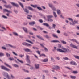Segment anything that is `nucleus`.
Instances as JSON below:
<instances>
[{
	"mask_svg": "<svg viewBox=\"0 0 79 79\" xmlns=\"http://www.w3.org/2000/svg\"><path fill=\"white\" fill-rule=\"evenodd\" d=\"M63 49L64 50L60 49L58 48L57 49V51L60 52V53H66V52L68 53L71 52V50L67 48H63Z\"/></svg>",
	"mask_w": 79,
	"mask_h": 79,
	"instance_id": "obj_1",
	"label": "nucleus"
},
{
	"mask_svg": "<svg viewBox=\"0 0 79 79\" xmlns=\"http://www.w3.org/2000/svg\"><path fill=\"white\" fill-rule=\"evenodd\" d=\"M18 3H19V5H20L22 8H23V10L24 11V12L27 13V15L28 14H29V10L26 8H25V9L24 8V5L23 4V3H21V2L19 1L18 2Z\"/></svg>",
	"mask_w": 79,
	"mask_h": 79,
	"instance_id": "obj_2",
	"label": "nucleus"
},
{
	"mask_svg": "<svg viewBox=\"0 0 79 79\" xmlns=\"http://www.w3.org/2000/svg\"><path fill=\"white\" fill-rule=\"evenodd\" d=\"M1 68L2 69H3L5 71H8V72L10 71V69H9L5 67V66L3 65H2L1 67Z\"/></svg>",
	"mask_w": 79,
	"mask_h": 79,
	"instance_id": "obj_3",
	"label": "nucleus"
},
{
	"mask_svg": "<svg viewBox=\"0 0 79 79\" xmlns=\"http://www.w3.org/2000/svg\"><path fill=\"white\" fill-rule=\"evenodd\" d=\"M22 44L23 45H25V46H27V47H31L32 46V45L29 44L26 42L22 43Z\"/></svg>",
	"mask_w": 79,
	"mask_h": 79,
	"instance_id": "obj_4",
	"label": "nucleus"
},
{
	"mask_svg": "<svg viewBox=\"0 0 79 79\" xmlns=\"http://www.w3.org/2000/svg\"><path fill=\"white\" fill-rule=\"evenodd\" d=\"M11 3L12 5L13 6H15V7H17V8L19 7V5L17 3L13 2H11Z\"/></svg>",
	"mask_w": 79,
	"mask_h": 79,
	"instance_id": "obj_5",
	"label": "nucleus"
},
{
	"mask_svg": "<svg viewBox=\"0 0 79 79\" xmlns=\"http://www.w3.org/2000/svg\"><path fill=\"white\" fill-rule=\"evenodd\" d=\"M25 52H30V53H32V51L31 50H30L29 48H26V49H24Z\"/></svg>",
	"mask_w": 79,
	"mask_h": 79,
	"instance_id": "obj_6",
	"label": "nucleus"
},
{
	"mask_svg": "<svg viewBox=\"0 0 79 79\" xmlns=\"http://www.w3.org/2000/svg\"><path fill=\"white\" fill-rule=\"evenodd\" d=\"M72 23L71 22L70 23V25H74V24H75L76 23H77L78 22L77 21H76V20H74V21L72 20Z\"/></svg>",
	"mask_w": 79,
	"mask_h": 79,
	"instance_id": "obj_7",
	"label": "nucleus"
},
{
	"mask_svg": "<svg viewBox=\"0 0 79 79\" xmlns=\"http://www.w3.org/2000/svg\"><path fill=\"white\" fill-rule=\"evenodd\" d=\"M70 46L72 48H74L76 49H77V46H76L75 45L73 44H70Z\"/></svg>",
	"mask_w": 79,
	"mask_h": 79,
	"instance_id": "obj_8",
	"label": "nucleus"
},
{
	"mask_svg": "<svg viewBox=\"0 0 79 79\" xmlns=\"http://www.w3.org/2000/svg\"><path fill=\"white\" fill-rule=\"evenodd\" d=\"M29 25H30V26H34V24H35V22L34 21L31 22H29Z\"/></svg>",
	"mask_w": 79,
	"mask_h": 79,
	"instance_id": "obj_9",
	"label": "nucleus"
},
{
	"mask_svg": "<svg viewBox=\"0 0 79 79\" xmlns=\"http://www.w3.org/2000/svg\"><path fill=\"white\" fill-rule=\"evenodd\" d=\"M4 6L7 8H10V9H11V8H12V6H11L10 5H4Z\"/></svg>",
	"mask_w": 79,
	"mask_h": 79,
	"instance_id": "obj_10",
	"label": "nucleus"
},
{
	"mask_svg": "<svg viewBox=\"0 0 79 79\" xmlns=\"http://www.w3.org/2000/svg\"><path fill=\"white\" fill-rule=\"evenodd\" d=\"M4 76L8 79H11L10 78V76H9V75H8V73H6V75H5Z\"/></svg>",
	"mask_w": 79,
	"mask_h": 79,
	"instance_id": "obj_11",
	"label": "nucleus"
},
{
	"mask_svg": "<svg viewBox=\"0 0 79 79\" xmlns=\"http://www.w3.org/2000/svg\"><path fill=\"white\" fill-rule=\"evenodd\" d=\"M44 36V37H45V38H46L48 40H50V39H51V37L48 35H45Z\"/></svg>",
	"mask_w": 79,
	"mask_h": 79,
	"instance_id": "obj_12",
	"label": "nucleus"
},
{
	"mask_svg": "<svg viewBox=\"0 0 79 79\" xmlns=\"http://www.w3.org/2000/svg\"><path fill=\"white\" fill-rule=\"evenodd\" d=\"M47 20L49 19H51L52 18H53V16L52 15H49L47 16Z\"/></svg>",
	"mask_w": 79,
	"mask_h": 79,
	"instance_id": "obj_13",
	"label": "nucleus"
},
{
	"mask_svg": "<svg viewBox=\"0 0 79 79\" xmlns=\"http://www.w3.org/2000/svg\"><path fill=\"white\" fill-rule=\"evenodd\" d=\"M22 28L23 30H24V32H25L26 33H27V32H28L27 28L25 27H23Z\"/></svg>",
	"mask_w": 79,
	"mask_h": 79,
	"instance_id": "obj_14",
	"label": "nucleus"
},
{
	"mask_svg": "<svg viewBox=\"0 0 79 79\" xmlns=\"http://www.w3.org/2000/svg\"><path fill=\"white\" fill-rule=\"evenodd\" d=\"M70 64H72V65H74L75 66L77 65V64H76V63H75V62L73 61H71L70 62Z\"/></svg>",
	"mask_w": 79,
	"mask_h": 79,
	"instance_id": "obj_15",
	"label": "nucleus"
},
{
	"mask_svg": "<svg viewBox=\"0 0 79 79\" xmlns=\"http://www.w3.org/2000/svg\"><path fill=\"white\" fill-rule=\"evenodd\" d=\"M32 15H27V19L31 20V18H32Z\"/></svg>",
	"mask_w": 79,
	"mask_h": 79,
	"instance_id": "obj_16",
	"label": "nucleus"
},
{
	"mask_svg": "<svg viewBox=\"0 0 79 79\" xmlns=\"http://www.w3.org/2000/svg\"><path fill=\"white\" fill-rule=\"evenodd\" d=\"M51 42H53V43H57L58 42H60V41L58 40H53L51 41Z\"/></svg>",
	"mask_w": 79,
	"mask_h": 79,
	"instance_id": "obj_17",
	"label": "nucleus"
},
{
	"mask_svg": "<svg viewBox=\"0 0 79 79\" xmlns=\"http://www.w3.org/2000/svg\"><path fill=\"white\" fill-rule=\"evenodd\" d=\"M35 66L36 69H39V64H35Z\"/></svg>",
	"mask_w": 79,
	"mask_h": 79,
	"instance_id": "obj_18",
	"label": "nucleus"
},
{
	"mask_svg": "<svg viewBox=\"0 0 79 79\" xmlns=\"http://www.w3.org/2000/svg\"><path fill=\"white\" fill-rule=\"evenodd\" d=\"M70 78L72 79H74L76 78V76H73L72 75H70Z\"/></svg>",
	"mask_w": 79,
	"mask_h": 79,
	"instance_id": "obj_19",
	"label": "nucleus"
},
{
	"mask_svg": "<svg viewBox=\"0 0 79 79\" xmlns=\"http://www.w3.org/2000/svg\"><path fill=\"white\" fill-rule=\"evenodd\" d=\"M43 25L44 26H46V27H48L49 26V24H48L47 23H44L43 24Z\"/></svg>",
	"mask_w": 79,
	"mask_h": 79,
	"instance_id": "obj_20",
	"label": "nucleus"
},
{
	"mask_svg": "<svg viewBox=\"0 0 79 79\" xmlns=\"http://www.w3.org/2000/svg\"><path fill=\"white\" fill-rule=\"evenodd\" d=\"M9 46H10V47H11V48H16V46H14L11 44H8Z\"/></svg>",
	"mask_w": 79,
	"mask_h": 79,
	"instance_id": "obj_21",
	"label": "nucleus"
},
{
	"mask_svg": "<svg viewBox=\"0 0 79 79\" xmlns=\"http://www.w3.org/2000/svg\"><path fill=\"white\" fill-rule=\"evenodd\" d=\"M3 12H8V13H10V11L8 10L7 9H3Z\"/></svg>",
	"mask_w": 79,
	"mask_h": 79,
	"instance_id": "obj_22",
	"label": "nucleus"
},
{
	"mask_svg": "<svg viewBox=\"0 0 79 79\" xmlns=\"http://www.w3.org/2000/svg\"><path fill=\"white\" fill-rule=\"evenodd\" d=\"M57 12L58 15H60L61 14V11L60 10L57 9Z\"/></svg>",
	"mask_w": 79,
	"mask_h": 79,
	"instance_id": "obj_23",
	"label": "nucleus"
},
{
	"mask_svg": "<svg viewBox=\"0 0 79 79\" xmlns=\"http://www.w3.org/2000/svg\"><path fill=\"white\" fill-rule=\"evenodd\" d=\"M30 5L31 6H32V7H33V8H35L37 7V5H33L32 4H31Z\"/></svg>",
	"mask_w": 79,
	"mask_h": 79,
	"instance_id": "obj_24",
	"label": "nucleus"
},
{
	"mask_svg": "<svg viewBox=\"0 0 79 79\" xmlns=\"http://www.w3.org/2000/svg\"><path fill=\"white\" fill-rule=\"evenodd\" d=\"M71 40L73 42H75L77 44H79V43L76 40Z\"/></svg>",
	"mask_w": 79,
	"mask_h": 79,
	"instance_id": "obj_25",
	"label": "nucleus"
},
{
	"mask_svg": "<svg viewBox=\"0 0 79 79\" xmlns=\"http://www.w3.org/2000/svg\"><path fill=\"white\" fill-rule=\"evenodd\" d=\"M4 64L6 66H7V67H9V68H11V67L8 64H6V63H4Z\"/></svg>",
	"mask_w": 79,
	"mask_h": 79,
	"instance_id": "obj_26",
	"label": "nucleus"
},
{
	"mask_svg": "<svg viewBox=\"0 0 79 79\" xmlns=\"http://www.w3.org/2000/svg\"><path fill=\"white\" fill-rule=\"evenodd\" d=\"M53 15L54 17L55 18H57V15H56V14L55 12H53Z\"/></svg>",
	"mask_w": 79,
	"mask_h": 79,
	"instance_id": "obj_27",
	"label": "nucleus"
},
{
	"mask_svg": "<svg viewBox=\"0 0 79 79\" xmlns=\"http://www.w3.org/2000/svg\"><path fill=\"white\" fill-rule=\"evenodd\" d=\"M51 8L52 10L53 11V12H55V11H56V8L54 6L53 7H52Z\"/></svg>",
	"mask_w": 79,
	"mask_h": 79,
	"instance_id": "obj_28",
	"label": "nucleus"
},
{
	"mask_svg": "<svg viewBox=\"0 0 79 79\" xmlns=\"http://www.w3.org/2000/svg\"><path fill=\"white\" fill-rule=\"evenodd\" d=\"M49 6L52 8L54 6L53 4L51 3L48 4Z\"/></svg>",
	"mask_w": 79,
	"mask_h": 79,
	"instance_id": "obj_29",
	"label": "nucleus"
},
{
	"mask_svg": "<svg viewBox=\"0 0 79 79\" xmlns=\"http://www.w3.org/2000/svg\"><path fill=\"white\" fill-rule=\"evenodd\" d=\"M28 8L29 10H31V11H34L33 9L30 6L28 7Z\"/></svg>",
	"mask_w": 79,
	"mask_h": 79,
	"instance_id": "obj_30",
	"label": "nucleus"
},
{
	"mask_svg": "<svg viewBox=\"0 0 79 79\" xmlns=\"http://www.w3.org/2000/svg\"><path fill=\"white\" fill-rule=\"evenodd\" d=\"M26 42H29V43L32 44H34V43L33 42H32V41H31L29 40H26Z\"/></svg>",
	"mask_w": 79,
	"mask_h": 79,
	"instance_id": "obj_31",
	"label": "nucleus"
},
{
	"mask_svg": "<svg viewBox=\"0 0 79 79\" xmlns=\"http://www.w3.org/2000/svg\"><path fill=\"white\" fill-rule=\"evenodd\" d=\"M26 60H27L28 59H30V57L29 55H26Z\"/></svg>",
	"mask_w": 79,
	"mask_h": 79,
	"instance_id": "obj_32",
	"label": "nucleus"
},
{
	"mask_svg": "<svg viewBox=\"0 0 79 79\" xmlns=\"http://www.w3.org/2000/svg\"><path fill=\"white\" fill-rule=\"evenodd\" d=\"M60 67L56 66H55V68H53V69H60Z\"/></svg>",
	"mask_w": 79,
	"mask_h": 79,
	"instance_id": "obj_33",
	"label": "nucleus"
},
{
	"mask_svg": "<svg viewBox=\"0 0 79 79\" xmlns=\"http://www.w3.org/2000/svg\"><path fill=\"white\" fill-rule=\"evenodd\" d=\"M72 73L75 74H77V73H78V72L77 71H74L72 72Z\"/></svg>",
	"mask_w": 79,
	"mask_h": 79,
	"instance_id": "obj_34",
	"label": "nucleus"
},
{
	"mask_svg": "<svg viewBox=\"0 0 79 79\" xmlns=\"http://www.w3.org/2000/svg\"><path fill=\"white\" fill-rule=\"evenodd\" d=\"M6 56L7 57H10V54L8 53H6Z\"/></svg>",
	"mask_w": 79,
	"mask_h": 79,
	"instance_id": "obj_35",
	"label": "nucleus"
},
{
	"mask_svg": "<svg viewBox=\"0 0 79 79\" xmlns=\"http://www.w3.org/2000/svg\"><path fill=\"white\" fill-rule=\"evenodd\" d=\"M58 46L59 48H62L63 47V46L61 44H58Z\"/></svg>",
	"mask_w": 79,
	"mask_h": 79,
	"instance_id": "obj_36",
	"label": "nucleus"
},
{
	"mask_svg": "<svg viewBox=\"0 0 79 79\" xmlns=\"http://www.w3.org/2000/svg\"><path fill=\"white\" fill-rule=\"evenodd\" d=\"M48 61V59L46 58L44 59L43 62H47Z\"/></svg>",
	"mask_w": 79,
	"mask_h": 79,
	"instance_id": "obj_37",
	"label": "nucleus"
},
{
	"mask_svg": "<svg viewBox=\"0 0 79 79\" xmlns=\"http://www.w3.org/2000/svg\"><path fill=\"white\" fill-rule=\"evenodd\" d=\"M13 34L14 35H16V36H18V33L16 32H14Z\"/></svg>",
	"mask_w": 79,
	"mask_h": 79,
	"instance_id": "obj_38",
	"label": "nucleus"
},
{
	"mask_svg": "<svg viewBox=\"0 0 79 79\" xmlns=\"http://www.w3.org/2000/svg\"><path fill=\"white\" fill-rule=\"evenodd\" d=\"M61 43L63 44H66V41H65L64 40L61 41Z\"/></svg>",
	"mask_w": 79,
	"mask_h": 79,
	"instance_id": "obj_39",
	"label": "nucleus"
},
{
	"mask_svg": "<svg viewBox=\"0 0 79 79\" xmlns=\"http://www.w3.org/2000/svg\"><path fill=\"white\" fill-rule=\"evenodd\" d=\"M17 60H18V61H19V62H20V63H23L24 62H23V61L22 60H19V59H17Z\"/></svg>",
	"mask_w": 79,
	"mask_h": 79,
	"instance_id": "obj_40",
	"label": "nucleus"
},
{
	"mask_svg": "<svg viewBox=\"0 0 79 79\" xmlns=\"http://www.w3.org/2000/svg\"><path fill=\"white\" fill-rule=\"evenodd\" d=\"M9 59L10 61H13L14 60V58L13 57H10Z\"/></svg>",
	"mask_w": 79,
	"mask_h": 79,
	"instance_id": "obj_41",
	"label": "nucleus"
},
{
	"mask_svg": "<svg viewBox=\"0 0 79 79\" xmlns=\"http://www.w3.org/2000/svg\"><path fill=\"white\" fill-rule=\"evenodd\" d=\"M13 65L14 66V67H15L16 68H18V67H19L18 65L16 64H13Z\"/></svg>",
	"mask_w": 79,
	"mask_h": 79,
	"instance_id": "obj_42",
	"label": "nucleus"
},
{
	"mask_svg": "<svg viewBox=\"0 0 79 79\" xmlns=\"http://www.w3.org/2000/svg\"><path fill=\"white\" fill-rule=\"evenodd\" d=\"M37 9H38V10H41V11H42V9L40 7H37Z\"/></svg>",
	"mask_w": 79,
	"mask_h": 79,
	"instance_id": "obj_43",
	"label": "nucleus"
},
{
	"mask_svg": "<svg viewBox=\"0 0 79 79\" xmlns=\"http://www.w3.org/2000/svg\"><path fill=\"white\" fill-rule=\"evenodd\" d=\"M74 57H75V58H76V59H78L79 60V56H78L75 55L74 56Z\"/></svg>",
	"mask_w": 79,
	"mask_h": 79,
	"instance_id": "obj_44",
	"label": "nucleus"
},
{
	"mask_svg": "<svg viewBox=\"0 0 79 79\" xmlns=\"http://www.w3.org/2000/svg\"><path fill=\"white\" fill-rule=\"evenodd\" d=\"M26 61L27 63H31V61L30 60V59H26Z\"/></svg>",
	"mask_w": 79,
	"mask_h": 79,
	"instance_id": "obj_45",
	"label": "nucleus"
},
{
	"mask_svg": "<svg viewBox=\"0 0 79 79\" xmlns=\"http://www.w3.org/2000/svg\"><path fill=\"white\" fill-rule=\"evenodd\" d=\"M52 36L54 37H56V38H58V36H56V35L55 34H52Z\"/></svg>",
	"mask_w": 79,
	"mask_h": 79,
	"instance_id": "obj_46",
	"label": "nucleus"
},
{
	"mask_svg": "<svg viewBox=\"0 0 79 79\" xmlns=\"http://www.w3.org/2000/svg\"><path fill=\"white\" fill-rule=\"evenodd\" d=\"M2 17L3 18H4L5 19H7V18H8V17H7L4 15H2Z\"/></svg>",
	"mask_w": 79,
	"mask_h": 79,
	"instance_id": "obj_47",
	"label": "nucleus"
},
{
	"mask_svg": "<svg viewBox=\"0 0 79 79\" xmlns=\"http://www.w3.org/2000/svg\"><path fill=\"white\" fill-rule=\"evenodd\" d=\"M51 60L52 61H55V60L54 59V58H53V57H51Z\"/></svg>",
	"mask_w": 79,
	"mask_h": 79,
	"instance_id": "obj_48",
	"label": "nucleus"
},
{
	"mask_svg": "<svg viewBox=\"0 0 79 79\" xmlns=\"http://www.w3.org/2000/svg\"><path fill=\"white\" fill-rule=\"evenodd\" d=\"M48 21H50V22H52L53 21V19H48Z\"/></svg>",
	"mask_w": 79,
	"mask_h": 79,
	"instance_id": "obj_49",
	"label": "nucleus"
},
{
	"mask_svg": "<svg viewBox=\"0 0 79 79\" xmlns=\"http://www.w3.org/2000/svg\"><path fill=\"white\" fill-rule=\"evenodd\" d=\"M63 59L65 60H68V58L67 57H63Z\"/></svg>",
	"mask_w": 79,
	"mask_h": 79,
	"instance_id": "obj_50",
	"label": "nucleus"
},
{
	"mask_svg": "<svg viewBox=\"0 0 79 79\" xmlns=\"http://www.w3.org/2000/svg\"><path fill=\"white\" fill-rule=\"evenodd\" d=\"M39 39H40V40H44V39L43 38L42 36H40V38H39Z\"/></svg>",
	"mask_w": 79,
	"mask_h": 79,
	"instance_id": "obj_51",
	"label": "nucleus"
},
{
	"mask_svg": "<svg viewBox=\"0 0 79 79\" xmlns=\"http://www.w3.org/2000/svg\"><path fill=\"white\" fill-rule=\"evenodd\" d=\"M23 57H24V55H23L22 54H20L19 55V57H20V58H23Z\"/></svg>",
	"mask_w": 79,
	"mask_h": 79,
	"instance_id": "obj_52",
	"label": "nucleus"
},
{
	"mask_svg": "<svg viewBox=\"0 0 79 79\" xmlns=\"http://www.w3.org/2000/svg\"><path fill=\"white\" fill-rule=\"evenodd\" d=\"M19 37L21 39H23V38H24V36L21 35H19Z\"/></svg>",
	"mask_w": 79,
	"mask_h": 79,
	"instance_id": "obj_53",
	"label": "nucleus"
},
{
	"mask_svg": "<svg viewBox=\"0 0 79 79\" xmlns=\"http://www.w3.org/2000/svg\"><path fill=\"white\" fill-rule=\"evenodd\" d=\"M39 22H40V23H43V20L42 19H40L39 20Z\"/></svg>",
	"mask_w": 79,
	"mask_h": 79,
	"instance_id": "obj_54",
	"label": "nucleus"
},
{
	"mask_svg": "<svg viewBox=\"0 0 79 79\" xmlns=\"http://www.w3.org/2000/svg\"><path fill=\"white\" fill-rule=\"evenodd\" d=\"M40 56L45 57V55L44 54H42L40 55Z\"/></svg>",
	"mask_w": 79,
	"mask_h": 79,
	"instance_id": "obj_55",
	"label": "nucleus"
},
{
	"mask_svg": "<svg viewBox=\"0 0 79 79\" xmlns=\"http://www.w3.org/2000/svg\"><path fill=\"white\" fill-rule=\"evenodd\" d=\"M12 53H13V54H14V55H15L16 56H18V54H17V53H15V52H12Z\"/></svg>",
	"mask_w": 79,
	"mask_h": 79,
	"instance_id": "obj_56",
	"label": "nucleus"
},
{
	"mask_svg": "<svg viewBox=\"0 0 79 79\" xmlns=\"http://www.w3.org/2000/svg\"><path fill=\"white\" fill-rule=\"evenodd\" d=\"M4 55V54L2 53H0V56H3Z\"/></svg>",
	"mask_w": 79,
	"mask_h": 79,
	"instance_id": "obj_57",
	"label": "nucleus"
},
{
	"mask_svg": "<svg viewBox=\"0 0 79 79\" xmlns=\"http://www.w3.org/2000/svg\"><path fill=\"white\" fill-rule=\"evenodd\" d=\"M44 50H45V52H48V49L46 47H44Z\"/></svg>",
	"mask_w": 79,
	"mask_h": 79,
	"instance_id": "obj_58",
	"label": "nucleus"
},
{
	"mask_svg": "<svg viewBox=\"0 0 79 79\" xmlns=\"http://www.w3.org/2000/svg\"><path fill=\"white\" fill-rule=\"evenodd\" d=\"M37 27L39 28V29H40V30H43V29H43L42 28L38 26Z\"/></svg>",
	"mask_w": 79,
	"mask_h": 79,
	"instance_id": "obj_59",
	"label": "nucleus"
},
{
	"mask_svg": "<svg viewBox=\"0 0 79 79\" xmlns=\"http://www.w3.org/2000/svg\"><path fill=\"white\" fill-rule=\"evenodd\" d=\"M14 12H15V13H16V14H17V13H18V11H17V10L15 9L14 10Z\"/></svg>",
	"mask_w": 79,
	"mask_h": 79,
	"instance_id": "obj_60",
	"label": "nucleus"
},
{
	"mask_svg": "<svg viewBox=\"0 0 79 79\" xmlns=\"http://www.w3.org/2000/svg\"><path fill=\"white\" fill-rule=\"evenodd\" d=\"M36 52L39 55H40V52L39 51H36Z\"/></svg>",
	"mask_w": 79,
	"mask_h": 79,
	"instance_id": "obj_61",
	"label": "nucleus"
},
{
	"mask_svg": "<svg viewBox=\"0 0 79 79\" xmlns=\"http://www.w3.org/2000/svg\"><path fill=\"white\" fill-rule=\"evenodd\" d=\"M52 27L54 28V29H55V27H56V25H55V24H53Z\"/></svg>",
	"mask_w": 79,
	"mask_h": 79,
	"instance_id": "obj_62",
	"label": "nucleus"
},
{
	"mask_svg": "<svg viewBox=\"0 0 79 79\" xmlns=\"http://www.w3.org/2000/svg\"><path fill=\"white\" fill-rule=\"evenodd\" d=\"M68 19H69V21H73V19H72V18H69Z\"/></svg>",
	"mask_w": 79,
	"mask_h": 79,
	"instance_id": "obj_63",
	"label": "nucleus"
},
{
	"mask_svg": "<svg viewBox=\"0 0 79 79\" xmlns=\"http://www.w3.org/2000/svg\"><path fill=\"white\" fill-rule=\"evenodd\" d=\"M76 5L77 6V7L79 8V4L77 3L76 4Z\"/></svg>",
	"mask_w": 79,
	"mask_h": 79,
	"instance_id": "obj_64",
	"label": "nucleus"
}]
</instances>
